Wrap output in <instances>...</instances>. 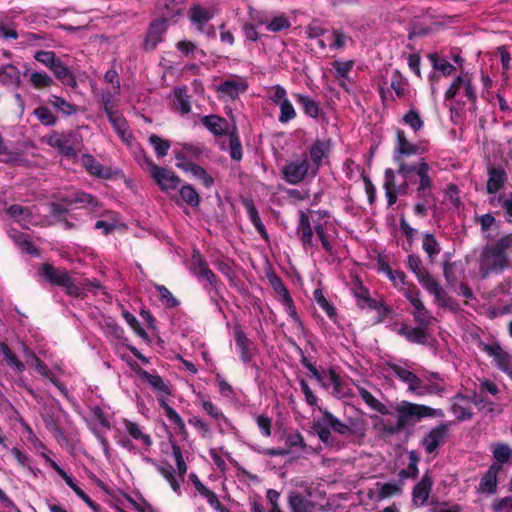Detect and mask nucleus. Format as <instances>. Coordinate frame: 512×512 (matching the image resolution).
<instances>
[{
    "instance_id": "nucleus-18",
    "label": "nucleus",
    "mask_w": 512,
    "mask_h": 512,
    "mask_svg": "<svg viewBox=\"0 0 512 512\" xmlns=\"http://www.w3.org/2000/svg\"><path fill=\"white\" fill-rule=\"evenodd\" d=\"M309 155L312 161V165L310 164L311 177L314 178L319 172L323 159L328 156V146L324 141L318 139L311 145Z\"/></svg>"
},
{
    "instance_id": "nucleus-4",
    "label": "nucleus",
    "mask_w": 512,
    "mask_h": 512,
    "mask_svg": "<svg viewBox=\"0 0 512 512\" xmlns=\"http://www.w3.org/2000/svg\"><path fill=\"white\" fill-rule=\"evenodd\" d=\"M39 276L49 284L63 288L65 294L70 297L78 298L83 294L81 288L65 268L43 263L39 268Z\"/></svg>"
},
{
    "instance_id": "nucleus-64",
    "label": "nucleus",
    "mask_w": 512,
    "mask_h": 512,
    "mask_svg": "<svg viewBox=\"0 0 512 512\" xmlns=\"http://www.w3.org/2000/svg\"><path fill=\"white\" fill-rule=\"evenodd\" d=\"M123 318L127 322V324L131 327V329L141 338L147 339L148 334L145 331V329L141 326L137 318L130 313L129 311H123L122 313Z\"/></svg>"
},
{
    "instance_id": "nucleus-61",
    "label": "nucleus",
    "mask_w": 512,
    "mask_h": 512,
    "mask_svg": "<svg viewBox=\"0 0 512 512\" xmlns=\"http://www.w3.org/2000/svg\"><path fill=\"white\" fill-rule=\"evenodd\" d=\"M36 118L46 126H53L57 122L56 116L46 106H39L34 110Z\"/></svg>"
},
{
    "instance_id": "nucleus-9",
    "label": "nucleus",
    "mask_w": 512,
    "mask_h": 512,
    "mask_svg": "<svg viewBox=\"0 0 512 512\" xmlns=\"http://www.w3.org/2000/svg\"><path fill=\"white\" fill-rule=\"evenodd\" d=\"M480 348L489 357H492L495 366L512 380V356L498 342L481 343Z\"/></svg>"
},
{
    "instance_id": "nucleus-7",
    "label": "nucleus",
    "mask_w": 512,
    "mask_h": 512,
    "mask_svg": "<svg viewBox=\"0 0 512 512\" xmlns=\"http://www.w3.org/2000/svg\"><path fill=\"white\" fill-rule=\"evenodd\" d=\"M352 291L356 298L358 307L361 309L369 308L370 310L377 311L379 314V322L385 319L390 313V308L385 305L384 302L371 298L369 290L362 284V282L358 281L355 283Z\"/></svg>"
},
{
    "instance_id": "nucleus-15",
    "label": "nucleus",
    "mask_w": 512,
    "mask_h": 512,
    "mask_svg": "<svg viewBox=\"0 0 512 512\" xmlns=\"http://www.w3.org/2000/svg\"><path fill=\"white\" fill-rule=\"evenodd\" d=\"M449 426L450 423H441L431 429L430 432L421 440V445L428 454L435 452L440 444L444 442L449 431Z\"/></svg>"
},
{
    "instance_id": "nucleus-14",
    "label": "nucleus",
    "mask_w": 512,
    "mask_h": 512,
    "mask_svg": "<svg viewBox=\"0 0 512 512\" xmlns=\"http://www.w3.org/2000/svg\"><path fill=\"white\" fill-rule=\"evenodd\" d=\"M299 219L296 227V234L300 240L304 250L313 249L315 244L313 241L314 226L312 227L309 215L303 210L298 212Z\"/></svg>"
},
{
    "instance_id": "nucleus-63",
    "label": "nucleus",
    "mask_w": 512,
    "mask_h": 512,
    "mask_svg": "<svg viewBox=\"0 0 512 512\" xmlns=\"http://www.w3.org/2000/svg\"><path fill=\"white\" fill-rule=\"evenodd\" d=\"M157 401H158L160 408L164 410L166 417L172 424L175 425L176 423H178L182 420V418L178 414V412L168 404L165 397L157 396Z\"/></svg>"
},
{
    "instance_id": "nucleus-26",
    "label": "nucleus",
    "mask_w": 512,
    "mask_h": 512,
    "mask_svg": "<svg viewBox=\"0 0 512 512\" xmlns=\"http://www.w3.org/2000/svg\"><path fill=\"white\" fill-rule=\"evenodd\" d=\"M50 70L52 71L56 79L59 80L63 85L71 88L77 87L75 75L60 58Z\"/></svg>"
},
{
    "instance_id": "nucleus-46",
    "label": "nucleus",
    "mask_w": 512,
    "mask_h": 512,
    "mask_svg": "<svg viewBox=\"0 0 512 512\" xmlns=\"http://www.w3.org/2000/svg\"><path fill=\"white\" fill-rule=\"evenodd\" d=\"M402 123L409 126L415 133L420 131L423 126L424 122L420 116V113L414 109H409L402 117Z\"/></svg>"
},
{
    "instance_id": "nucleus-44",
    "label": "nucleus",
    "mask_w": 512,
    "mask_h": 512,
    "mask_svg": "<svg viewBox=\"0 0 512 512\" xmlns=\"http://www.w3.org/2000/svg\"><path fill=\"white\" fill-rule=\"evenodd\" d=\"M208 269L209 265L206 259L202 256L199 250H194L191 256L192 273L200 279Z\"/></svg>"
},
{
    "instance_id": "nucleus-57",
    "label": "nucleus",
    "mask_w": 512,
    "mask_h": 512,
    "mask_svg": "<svg viewBox=\"0 0 512 512\" xmlns=\"http://www.w3.org/2000/svg\"><path fill=\"white\" fill-rule=\"evenodd\" d=\"M462 264L460 262L454 261L450 262L448 259L443 263V275L446 282L449 285H455L458 281V277L456 274L457 268L461 267Z\"/></svg>"
},
{
    "instance_id": "nucleus-1",
    "label": "nucleus",
    "mask_w": 512,
    "mask_h": 512,
    "mask_svg": "<svg viewBox=\"0 0 512 512\" xmlns=\"http://www.w3.org/2000/svg\"><path fill=\"white\" fill-rule=\"evenodd\" d=\"M358 393L365 404L380 415H371L373 429L381 433L384 437H390L403 432L407 426H413L416 422L426 417H434L438 415V411L434 408L423 404L413 403L402 400L393 407L397 413V419L393 423L390 419L384 418L385 415H393L389 408L375 398L366 388L358 386ZM439 414L441 410H439Z\"/></svg>"
},
{
    "instance_id": "nucleus-35",
    "label": "nucleus",
    "mask_w": 512,
    "mask_h": 512,
    "mask_svg": "<svg viewBox=\"0 0 512 512\" xmlns=\"http://www.w3.org/2000/svg\"><path fill=\"white\" fill-rule=\"evenodd\" d=\"M383 188L385 190L387 205L391 207L397 202L399 195L395 190V171L392 168H387L384 172Z\"/></svg>"
},
{
    "instance_id": "nucleus-54",
    "label": "nucleus",
    "mask_w": 512,
    "mask_h": 512,
    "mask_svg": "<svg viewBox=\"0 0 512 512\" xmlns=\"http://www.w3.org/2000/svg\"><path fill=\"white\" fill-rule=\"evenodd\" d=\"M354 60L340 61L335 60L332 62V67L335 71L337 79H349V74L354 67Z\"/></svg>"
},
{
    "instance_id": "nucleus-58",
    "label": "nucleus",
    "mask_w": 512,
    "mask_h": 512,
    "mask_svg": "<svg viewBox=\"0 0 512 512\" xmlns=\"http://www.w3.org/2000/svg\"><path fill=\"white\" fill-rule=\"evenodd\" d=\"M403 294L409 303L414 307V309L423 310L424 303L421 300V292L415 284L409 285L404 290Z\"/></svg>"
},
{
    "instance_id": "nucleus-32",
    "label": "nucleus",
    "mask_w": 512,
    "mask_h": 512,
    "mask_svg": "<svg viewBox=\"0 0 512 512\" xmlns=\"http://www.w3.org/2000/svg\"><path fill=\"white\" fill-rule=\"evenodd\" d=\"M289 507L292 512H313L315 504L305 498L301 493L293 491L288 497Z\"/></svg>"
},
{
    "instance_id": "nucleus-30",
    "label": "nucleus",
    "mask_w": 512,
    "mask_h": 512,
    "mask_svg": "<svg viewBox=\"0 0 512 512\" xmlns=\"http://www.w3.org/2000/svg\"><path fill=\"white\" fill-rule=\"evenodd\" d=\"M500 472L496 465H491L482 476L479 483V491L482 493L493 494L497 490V476Z\"/></svg>"
},
{
    "instance_id": "nucleus-10",
    "label": "nucleus",
    "mask_w": 512,
    "mask_h": 512,
    "mask_svg": "<svg viewBox=\"0 0 512 512\" xmlns=\"http://www.w3.org/2000/svg\"><path fill=\"white\" fill-rule=\"evenodd\" d=\"M425 150L417 144L411 143L404 132V130L396 129V147L394 150L393 160L400 166L401 162H408L406 158L412 155L423 154Z\"/></svg>"
},
{
    "instance_id": "nucleus-28",
    "label": "nucleus",
    "mask_w": 512,
    "mask_h": 512,
    "mask_svg": "<svg viewBox=\"0 0 512 512\" xmlns=\"http://www.w3.org/2000/svg\"><path fill=\"white\" fill-rule=\"evenodd\" d=\"M234 338L236 346L240 350V359L244 363H248L252 360V352H251V341L246 336L245 332L242 330L240 326H236L234 329Z\"/></svg>"
},
{
    "instance_id": "nucleus-47",
    "label": "nucleus",
    "mask_w": 512,
    "mask_h": 512,
    "mask_svg": "<svg viewBox=\"0 0 512 512\" xmlns=\"http://www.w3.org/2000/svg\"><path fill=\"white\" fill-rule=\"evenodd\" d=\"M313 222H314V231H315L318 239L320 240L323 249L330 255H333L334 249H333V246L330 243V241L328 239V235L326 233L325 225L327 222H321V221H315V220H313Z\"/></svg>"
},
{
    "instance_id": "nucleus-12",
    "label": "nucleus",
    "mask_w": 512,
    "mask_h": 512,
    "mask_svg": "<svg viewBox=\"0 0 512 512\" xmlns=\"http://www.w3.org/2000/svg\"><path fill=\"white\" fill-rule=\"evenodd\" d=\"M419 284L431 295L434 296L435 301L441 306L448 304L449 296L445 290L441 287L439 281L431 275L428 270L417 278Z\"/></svg>"
},
{
    "instance_id": "nucleus-13",
    "label": "nucleus",
    "mask_w": 512,
    "mask_h": 512,
    "mask_svg": "<svg viewBox=\"0 0 512 512\" xmlns=\"http://www.w3.org/2000/svg\"><path fill=\"white\" fill-rule=\"evenodd\" d=\"M433 484L434 480L432 474L427 470L412 489V503L415 507L425 505L432 491Z\"/></svg>"
},
{
    "instance_id": "nucleus-36",
    "label": "nucleus",
    "mask_w": 512,
    "mask_h": 512,
    "mask_svg": "<svg viewBox=\"0 0 512 512\" xmlns=\"http://www.w3.org/2000/svg\"><path fill=\"white\" fill-rule=\"evenodd\" d=\"M199 398L201 399V407L202 409L213 419L218 423L220 431H222L221 428V422L228 423V418L224 415V413L206 396L199 395Z\"/></svg>"
},
{
    "instance_id": "nucleus-56",
    "label": "nucleus",
    "mask_w": 512,
    "mask_h": 512,
    "mask_svg": "<svg viewBox=\"0 0 512 512\" xmlns=\"http://www.w3.org/2000/svg\"><path fill=\"white\" fill-rule=\"evenodd\" d=\"M31 85L38 90L45 89L54 84V80L45 72H33L30 75Z\"/></svg>"
},
{
    "instance_id": "nucleus-50",
    "label": "nucleus",
    "mask_w": 512,
    "mask_h": 512,
    "mask_svg": "<svg viewBox=\"0 0 512 512\" xmlns=\"http://www.w3.org/2000/svg\"><path fill=\"white\" fill-rule=\"evenodd\" d=\"M150 145L153 146L155 153L158 157H164L168 154L171 147L169 140L164 139L156 134H152L148 139Z\"/></svg>"
},
{
    "instance_id": "nucleus-59",
    "label": "nucleus",
    "mask_w": 512,
    "mask_h": 512,
    "mask_svg": "<svg viewBox=\"0 0 512 512\" xmlns=\"http://www.w3.org/2000/svg\"><path fill=\"white\" fill-rule=\"evenodd\" d=\"M49 104L61 111L63 114L69 116L76 112V106L67 102L65 99L51 95L48 100Z\"/></svg>"
},
{
    "instance_id": "nucleus-27",
    "label": "nucleus",
    "mask_w": 512,
    "mask_h": 512,
    "mask_svg": "<svg viewBox=\"0 0 512 512\" xmlns=\"http://www.w3.org/2000/svg\"><path fill=\"white\" fill-rule=\"evenodd\" d=\"M184 2L185 0H159L160 17H165L168 21L174 20L181 14Z\"/></svg>"
},
{
    "instance_id": "nucleus-45",
    "label": "nucleus",
    "mask_w": 512,
    "mask_h": 512,
    "mask_svg": "<svg viewBox=\"0 0 512 512\" xmlns=\"http://www.w3.org/2000/svg\"><path fill=\"white\" fill-rule=\"evenodd\" d=\"M313 298L318 306L325 311L326 315L335 321L337 317L336 308L326 299L321 289L314 290Z\"/></svg>"
},
{
    "instance_id": "nucleus-19",
    "label": "nucleus",
    "mask_w": 512,
    "mask_h": 512,
    "mask_svg": "<svg viewBox=\"0 0 512 512\" xmlns=\"http://www.w3.org/2000/svg\"><path fill=\"white\" fill-rule=\"evenodd\" d=\"M397 333L410 343L420 345H425L429 337L428 327L423 326L410 327L404 324L398 329Z\"/></svg>"
},
{
    "instance_id": "nucleus-38",
    "label": "nucleus",
    "mask_w": 512,
    "mask_h": 512,
    "mask_svg": "<svg viewBox=\"0 0 512 512\" xmlns=\"http://www.w3.org/2000/svg\"><path fill=\"white\" fill-rule=\"evenodd\" d=\"M489 204L493 207L501 206L504 211V218L507 223H512V193L510 192L508 197L504 194H500L497 197L489 198Z\"/></svg>"
},
{
    "instance_id": "nucleus-53",
    "label": "nucleus",
    "mask_w": 512,
    "mask_h": 512,
    "mask_svg": "<svg viewBox=\"0 0 512 512\" xmlns=\"http://www.w3.org/2000/svg\"><path fill=\"white\" fill-rule=\"evenodd\" d=\"M291 22L284 14L273 17L267 23V30L270 32L278 33L287 30L291 27Z\"/></svg>"
},
{
    "instance_id": "nucleus-20",
    "label": "nucleus",
    "mask_w": 512,
    "mask_h": 512,
    "mask_svg": "<svg viewBox=\"0 0 512 512\" xmlns=\"http://www.w3.org/2000/svg\"><path fill=\"white\" fill-rule=\"evenodd\" d=\"M137 373L142 381L148 383L159 394L158 396L166 398V396L171 394L170 387L159 374H152L144 369H139Z\"/></svg>"
},
{
    "instance_id": "nucleus-43",
    "label": "nucleus",
    "mask_w": 512,
    "mask_h": 512,
    "mask_svg": "<svg viewBox=\"0 0 512 512\" xmlns=\"http://www.w3.org/2000/svg\"><path fill=\"white\" fill-rule=\"evenodd\" d=\"M428 59L431 62L433 69L440 71L444 76L452 75L456 68L447 60L440 58L437 53L428 54Z\"/></svg>"
},
{
    "instance_id": "nucleus-6",
    "label": "nucleus",
    "mask_w": 512,
    "mask_h": 512,
    "mask_svg": "<svg viewBox=\"0 0 512 512\" xmlns=\"http://www.w3.org/2000/svg\"><path fill=\"white\" fill-rule=\"evenodd\" d=\"M282 178L290 185H297L310 174V162L306 155L302 158L288 161L281 169Z\"/></svg>"
},
{
    "instance_id": "nucleus-55",
    "label": "nucleus",
    "mask_w": 512,
    "mask_h": 512,
    "mask_svg": "<svg viewBox=\"0 0 512 512\" xmlns=\"http://www.w3.org/2000/svg\"><path fill=\"white\" fill-rule=\"evenodd\" d=\"M174 97L178 101L179 111L181 112V114H188L191 111V105L189 101V96L187 95V88L175 87Z\"/></svg>"
},
{
    "instance_id": "nucleus-34",
    "label": "nucleus",
    "mask_w": 512,
    "mask_h": 512,
    "mask_svg": "<svg viewBox=\"0 0 512 512\" xmlns=\"http://www.w3.org/2000/svg\"><path fill=\"white\" fill-rule=\"evenodd\" d=\"M228 137H229V146H228L229 156L233 161L240 162L243 158V149H242V143H241L239 132H238L236 125H233L231 131L228 133Z\"/></svg>"
},
{
    "instance_id": "nucleus-42",
    "label": "nucleus",
    "mask_w": 512,
    "mask_h": 512,
    "mask_svg": "<svg viewBox=\"0 0 512 512\" xmlns=\"http://www.w3.org/2000/svg\"><path fill=\"white\" fill-rule=\"evenodd\" d=\"M422 249L427 254L431 262L440 253L441 248L434 234L426 233L423 236Z\"/></svg>"
},
{
    "instance_id": "nucleus-3",
    "label": "nucleus",
    "mask_w": 512,
    "mask_h": 512,
    "mask_svg": "<svg viewBox=\"0 0 512 512\" xmlns=\"http://www.w3.org/2000/svg\"><path fill=\"white\" fill-rule=\"evenodd\" d=\"M512 247V234L500 237L494 244L484 247L480 257V274L486 278L490 273L500 274L509 265L508 250Z\"/></svg>"
},
{
    "instance_id": "nucleus-21",
    "label": "nucleus",
    "mask_w": 512,
    "mask_h": 512,
    "mask_svg": "<svg viewBox=\"0 0 512 512\" xmlns=\"http://www.w3.org/2000/svg\"><path fill=\"white\" fill-rule=\"evenodd\" d=\"M201 123L215 136H228V133L231 131L228 121L218 115H206L201 119Z\"/></svg>"
},
{
    "instance_id": "nucleus-60",
    "label": "nucleus",
    "mask_w": 512,
    "mask_h": 512,
    "mask_svg": "<svg viewBox=\"0 0 512 512\" xmlns=\"http://www.w3.org/2000/svg\"><path fill=\"white\" fill-rule=\"evenodd\" d=\"M280 114L278 116V121L282 124H286L291 120L295 119L297 116L296 110L290 100L284 101L279 105Z\"/></svg>"
},
{
    "instance_id": "nucleus-11",
    "label": "nucleus",
    "mask_w": 512,
    "mask_h": 512,
    "mask_svg": "<svg viewBox=\"0 0 512 512\" xmlns=\"http://www.w3.org/2000/svg\"><path fill=\"white\" fill-rule=\"evenodd\" d=\"M169 23L170 21L166 20L165 17L159 16L149 24L143 42V49L145 51L151 52L155 50L158 44L164 40Z\"/></svg>"
},
{
    "instance_id": "nucleus-33",
    "label": "nucleus",
    "mask_w": 512,
    "mask_h": 512,
    "mask_svg": "<svg viewBox=\"0 0 512 512\" xmlns=\"http://www.w3.org/2000/svg\"><path fill=\"white\" fill-rule=\"evenodd\" d=\"M322 422L329 426L335 433L346 436L354 433L351 427L340 421L330 411L324 410L322 413Z\"/></svg>"
},
{
    "instance_id": "nucleus-17",
    "label": "nucleus",
    "mask_w": 512,
    "mask_h": 512,
    "mask_svg": "<svg viewBox=\"0 0 512 512\" xmlns=\"http://www.w3.org/2000/svg\"><path fill=\"white\" fill-rule=\"evenodd\" d=\"M488 181L486 191L488 194L498 193L507 182V173L502 166L489 165L487 168Z\"/></svg>"
},
{
    "instance_id": "nucleus-49",
    "label": "nucleus",
    "mask_w": 512,
    "mask_h": 512,
    "mask_svg": "<svg viewBox=\"0 0 512 512\" xmlns=\"http://www.w3.org/2000/svg\"><path fill=\"white\" fill-rule=\"evenodd\" d=\"M180 196L184 202L191 207H198L200 204V196L191 184H185L180 188Z\"/></svg>"
},
{
    "instance_id": "nucleus-52",
    "label": "nucleus",
    "mask_w": 512,
    "mask_h": 512,
    "mask_svg": "<svg viewBox=\"0 0 512 512\" xmlns=\"http://www.w3.org/2000/svg\"><path fill=\"white\" fill-rule=\"evenodd\" d=\"M154 288L159 293L160 300L167 308H174L180 304V301L174 297V295L166 286L155 284Z\"/></svg>"
},
{
    "instance_id": "nucleus-31",
    "label": "nucleus",
    "mask_w": 512,
    "mask_h": 512,
    "mask_svg": "<svg viewBox=\"0 0 512 512\" xmlns=\"http://www.w3.org/2000/svg\"><path fill=\"white\" fill-rule=\"evenodd\" d=\"M82 164L90 175L102 179H109L111 176L109 169L96 161V159L90 154H84L82 156Z\"/></svg>"
},
{
    "instance_id": "nucleus-51",
    "label": "nucleus",
    "mask_w": 512,
    "mask_h": 512,
    "mask_svg": "<svg viewBox=\"0 0 512 512\" xmlns=\"http://www.w3.org/2000/svg\"><path fill=\"white\" fill-rule=\"evenodd\" d=\"M408 81L401 74L399 70H394L391 77V88L395 91V94L399 98H403L406 95V89Z\"/></svg>"
},
{
    "instance_id": "nucleus-62",
    "label": "nucleus",
    "mask_w": 512,
    "mask_h": 512,
    "mask_svg": "<svg viewBox=\"0 0 512 512\" xmlns=\"http://www.w3.org/2000/svg\"><path fill=\"white\" fill-rule=\"evenodd\" d=\"M157 401H158L160 408L164 410L166 417L172 424L175 425L176 423H178L182 420V418L178 414V412L168 404L165 397L157 396Z\"/></svg>"
},
{
    "instance_id": "nucleus-2",
    "label": "nucleus",
    "mask_w": 512,
    "mask_h": 512,
    "mask_svg": "<svg viewBox=\"0 0 512 512\" xmlns=\"http://www.w3.org/2000/svg\"><path fill=\"white\" fill-rule=\"evenodd\" d=\"M430 171L429 163L424 157H421L416 162H401L397 174L409 185H417L415 189L417 197L427 201L433 197L432 190L434 188Z\"/></svg>"
},
{
    "instance_id": "nucleus-25",
    "label": "nucleus",
    "mask_w": 512,
    "mask_h": 512,
    "mask_svg": "<svg viewBox=\"0 0 512 512\" xmlns=\"http://www.w3.org/2000/svg\"><path fill=\"white\" fill-rule=\"evenodd\" d=\"M189 19L193 25L196 26L197 30L204 32L205 24L213 18V13L202 7L199 4H195L189 9Z\"/></svg>"
},
{
    "instance_id": "nucleus-37",
    "label": "nucleus",
    "mask_w": 512,
    "mask_h": 512,
    "mask_svg": "<svg viewBox=\"0 0 512 512\" xmlns=\"http://www.w3.org/2000/svg\"><path fill=\"white\" fill-rule=\"evenodd\" d=\"M247 89V84L245 81H235V80H225L222 82L218 91L228 95L232 99H235L239 96L240 93L245 92Z\"/></svg>"
},
{
    "instance_id": "nucleus-29",
    "label": "nucleus",
    "mask_w": 512,
    "mask_h": 512,
    "mask_svg": "<svg viewBox=\"0 0 512 512\" xmlns=\"http://www.w3.org/2000/svg\"><path fill=\"white\" fill-rule=\"evenodd\" d=\"M293 97L301 106L303 113L310 118L317 119L320 114V105L312 97L301 93H293Z\"/></svg>"
},
{
    "instance_id": "nucleus-39",
    "label": "nucleus",
    "mask_w": 512,
    "mask_h": 512,
    "mask_svg": "<svg viewBox=\"0 0 512 512\" xmlns=\"http://www.w3.org/2000/svg\"><path fill=\"white\" fill-rule=\"evenodd\" d=\"M74 202L75 204L81 205L82 208H87L91 211H96L101 207V203L97 197L84 191L74 193Z\"/></svg>"
},
{
    "instance_id": "nucleus-41",
    "label": "nucleus",
    "mask_w": 512,
    "mask_h": 512,
    "mask_svg": "<svg viewBox=\"0 0 512 512\" xmlns=\"http://www.w3.org/2000/svg\"><path fill=\"white\" fill-rule=\"evenodd\" d=\"M124 426L127 433L135 440H140L147 447L152 445V439L149 434H146L142 431L141 427L130 420L124 421Z\"/></svg>"
},
{
    "instance_id": "nucleus-5",
    "label": "nucleus",
    "mask_w": 512,
    "mask_h": 512,
    "mask_svg": "<svg viewBox=\"0 0 512 512\" xmlns=\"http://www.w3.org/2000/svg\"><path fill=\"white\" fill-rule=\"evenodd\" d=\"M39 276L49 284L63 288L65 294L70 297L78 298L83 294L81 288L65 268L43 263L39 268Z\"/></svg>"
},
{
    "instance_id": "nucleus-24",
    "label": "nucleus",
    "mask_w": 512,
    "mask_h": 512,
    "mask_svg": "<svg viewBox=\"0 0 512 512\" xmlns=\"http://www.w3.org/2000/svg\"><path fill=\"white\" fill-rule=\"evenodd\" d=\"M491 452L495 462L491 465H496L499 470H502L504 464L512 462V447L504 442H497L491 445Z\"/></svg>"
},
{
    "instance_id": "nucleus-40",
    "label": "nucleus",
    "mask_w": 512,
    "mask_h": 512,
    "mask_svg": "<svg viewBox=\"0 0 512 512\" xmlns=\"http://www.w3.org/2000/svg\"><path fill=\"white\" fill-rule=\"evenodd\" d=\"M408 458V468L400 470L398 475L401 479H416L419 475L418 463L420 461V456L417 451L412 450L408 453Z\"/></svg>"
},
{
    "instance_id": "nucleus-8",
    "label": "nucleus",
    "mask_w": 512,
    "mask_h": 512,
    "mask_svg": "<svg viewBox=\"0 0 512 512\" xmlns=\"http://www.w3.org/2000/svg\"><path fill=\"white\" fill-rule=\"evenodd\" d=\"M149 173L162 191L175 190L181 183L180 177L173 171L155 164L151 159L145 158Z\"/></svg>"
},
{
    "instance_id": "nucleus-48",
    "label": "nucleus",
    "mask_w": 512,
    "mask_h": 512,
    "mask_svg": "<svg viewBox=\"0 0 512 512\" xmlns=\"http://www.w3.org/2000/svg\"><path fill=\"white\" fill-rule=\"evenodd\" d=\"M0 350L11 368L15 369L17 372H23L25 370L24 363L18 359L5 342L0 343Z\"/></svg>"
},
{
    "instance_id": "nucleus-23",
    "label": "nucleus",
    "mask_w": 512,
    "mask_h": 512,
    "mask_svg": "<svg viewBox=\"0 0 512 512\" xmlns=\"http://www.w3.org/2000/svg\"><path fill=\"white\" fill-rule=\"evenodd\" d=\"M0 83L5 87L19 88L21 85L20 70L13 64L0 67Z\"/></svg>"
},
{
    "instance_id": "nucleus-22",
    "label": "nucleus",
    "mask_w": 512,
    "mask_h": 512,
    "mask_svg": "<svg viewBox=\"0 0 512 512\" xmlns=\"http://www.w3.org/2000/svg\"><path fill=\"white\" fill-rule=\"evenodd\" d=\"M176 166L183 171L190 172L195 178L201 180L206 188H211L214 185L213 177L202 166L194 162H178Z\"/></svg>"
},
{
    "instance_id": "nucleus-16",
    "label": "nucleus",
    "mask_w": 512,
    "mask_h": 512,
    "mask_svg": "<svg viewBox=\"0 0 512 512\" xmlns=\"http://www.w3.org/2000/svg\"><path fill=\"white\" fill-rule=\"evenodd\" d=\"M387 365L399 380L408 384V391L415 393L418 396L425 395V392L421 391L422 381L415 373L395 363H387Z\"/></svg>"
}]
</instances>
